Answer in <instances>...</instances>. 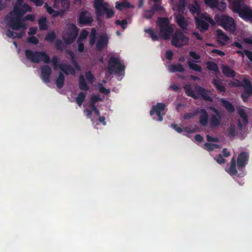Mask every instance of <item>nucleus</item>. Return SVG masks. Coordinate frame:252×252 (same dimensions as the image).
Instances as JSON below:
<instances>
[{
  "label": "nucleus",
  "mask_w": 252,
  "mask_h": 252,
  "mask_svg": "<svg viewBox=\"0 0 252 252\" xmlns=\"http://www.w3.org/2000/svg\"><path fill=\"white\" fill-rule=\"evenodd\" d=\"M60 4L61 9L59 10H54L52 7L49 6L47 3L44 4V7L46 8L48 13L52 15L53 18H56L57 17H63L65 13L68 11L70 7V2L68 0H61Z\"/></svg>",
  "instance_id": "obj_6"
},
{
  "label": "nucleus",
  "mask_w": 252,
  "mask_h": 252,
  "mask_svg": "<svg viewBox=\"0 0 252 252\" xmlns=\"http://www.w3.org/2000/svg\"><path fill=\"white\" fill-rule=\"evenodd\" d=\"M115 24L117 25L121 26L122 28L124 30V29H126L127 22L126 20V19H124L122 21H121L120 20H117L115 21Z\"/></svg>",
  "instance_id": "obj_49"
},
{
  "label": "nucleus",
  "mask_w": 252,
  "mask_h": 252,
  "mask_svg": "<svg viewBox=\"0 0 252 252\" xmlns=\"http://www.w3.org/2000/svg\"><path fill=\"white\" fill-rule=\"evenodd\" d=\"M25 54L26 58L32 63H38L43 62L45 63H49L51 62L54 66V69H57L58 66L65 75L70 73L74 75L75 74L74 68L70 64H59V59L56 56H54L51 60L48 54L43 51H32L30 49H26L25 51Z\"/></svg>",
  "instance_id": "obj_1"
},
{
  "label": "nucleus",
  "mask_w": 252,
  "mask_h": 252,
  "mask_svg": "<svg viewBox=\"0 0 252 252\" xmlns=\"http://www.w3.org/2000/svg\"><path fill=\"white\" fill-rule=\"evenodd\" d=\"M200 116L199 117V123L203 126H207L208 121V114L205 109H201L200 110Z\"/></svg>",
  "instance_id": "obj_22"
},
{
  "label": "nucleus",
  "mask_w": 252,
  "mask_h": 252,
  "mask_svg": "<svg viewBox=\"0 0 252 252\" xmlns=\"http://www.w3.org/2000/svg\"><path fill=\"white\" fill-rule=\"evenodd\" d=\"M90 108L91 109L92 111H94L95 114L97 116L100 115V112L99 110L97 108L95 105H89Z\"/></svg>",
  "instance_id": "obj_56"
},
{
  "label": "nucleus",
  "mask_w": 252,
  "mask_h": 252,
  "mask_svg": "<svg viewBox=\"0 0 252 252\" xmlns=\"http://www.w3.org/2000/svg\"><path fill=\"white\" fill-rule=\"evenodd\" d=\"M222 120L221 114L213 115L210 119V126L212 128H216L221 124Z\"/></svg>",
  "instance_id": "obj_18"
},
{
  "label": "nucleus",
  "mask_w": 252,
  "mask_h": 252,
  "mask_svg": "<svg viewBox=\"0 0 252 252\" xmlns=\"http://www.w3.org/2000/svg\"><path fill=\"white\" fill-rule=\"evenodd\" d=\"M244 52L246 54V55L247 56L249 60L252 63V51H250L248 50H244Z\"/></svg>",
  "instance_id": "obj_64"
},
{
  "label": "nucleus",
  "mask_w": 252,
  "mask_h": 252,
  "mask_svg": "<svg viewBox=\"0 0 252 252\" xmlns=\"http://www.w3.org/2000/svg\"><path fill=\"white\" fill-rule=\"evenodd\" d=\"M189 56L195 60H199L200 59V56L199 54L196 53L194 51H190L189 53Z\"/></svg>",
  "instance_id": "obj_59"
},
{
  "label": "nucleus",
  "mask_w": 252,
  "mask_h": 252,
  "mask_svg": "<svg viewBox=\"0 0 252 252\" xmlns=\"http://www.w3.org/2000/svg\"><path fill=\"white\" fill-rule=\"evenodd\" d=\"M47 19L45 17H42L38 20V24L40 30H46L48 28Z\"/></svg>",
  "instance_id": "obj_34"
},
{
  "label": "nucleus",
  "mask_w": 252,
  "mask_h": 252,
  "mask_svg": "<svg viewBox=\"0 0 252 252\" xmlns=\"http://www.w3.org/2000/svg\"><path fill=\"white\" fill-rule=\"evenodd\" d=\"M169 69L171 72H184L185 71V68L183 65L180 63L177 64H171L169 65Z\"/></svg>",
  "instance_id": "obj_30"
},
{
  "label": "nucleus",
  "mask_w": 252,
  "mask_h": 252,
  "mask_svg": "<svg viewBox=\"0 0 252 252\" xmlns=\"http://www.w3.org/2000/svg\"><path fill=\"white\" fill-rule=\"evenodd\" d=\"M173 56V53L171 50H167L165 53L166 58L168 60H172Z\"/></svg>",
  "instance_id": "obj_60"
},
{
  "label": "nucleus",
  "mask_w": 252,
  "mask_h": 252,
  "mask_svg": "<svg viewBox=\"0 0 252 252\" xmlns=\"http://www.w3.org/2000/svg\"><path fill=\"white\" fill-rule=\"evenodd\" d=\"M102 99L98 94H94L91 96L90 101V105H95L98 101H101Z\"/></svg>",
  "instance_id": "obj_42"
},
{
  "label": "nucleus",
  "mask_w": 252,
  "mask_h": 252,
  "mask_svg": "<svg viewBox=\"0 0 252 252\" xmlns=\"http://www.w3.org/2000/svg\"><path fill=\"white\" fill-rule=\"evenodd\" d=\"M175 21L182 30H184L187 29L188 23L182 14H177L175 17Z\"/></svg>",
  "instance_id": "obj_19"
},
{
  "label": "nucleus",
  "mask_w": 252,
  "mask_h": 252,
  "mask_svg": "<svg viewBox=\"0 0 252 252\" xmlns=\"http://www.w3.org/2000/svg\"><path fill=\"white\" fill-rule=\"evenodd\" d=\"M133 7V6L127 0L119 2H116V8L119 10H122L124 8Z\"/></svg>",
  "instance_id": "obj_31"
},
{
  "label": "nucleus",
  "mask_w": 252,
  "mask_h": 252,
  "mask_svg": "<svg viewBox=\"0 0 252 252\" xmlns=\"http://www.w3.org/2000/svg\"><path fill=\"white\" fill-rule=\"evenodd\" d=\"M154 14V11L151 8L150 10H147L144 11L143 13V17L147 19H151Z\"/></svg>",
  "instance_id": "obj_48"
},
{
  "label": "nucleus",
  "mask_w": 252,
  "mask_h": 252,
  "mask_svg": "<svg viewBox=\"0 0 252 252\" xmlns=\"http://www.w3.org/2000/svg\"><path fill=\"white\" fill-rule=\"evenodd\" d=\"M157 25L159 28L160 36L165 40L169 39L174 29L167 17H158Z\"/></svg>",
  "instance_id": "obj_5"
},
{
  "label": "nucleus",
  "mask_w": 252,
  "mask_h": 252,
  "mask_svg": "<svg viewBox=\"0 0 252 252\" xmlns=\"http://www.w3.org/2000/svg\"><path fill=\"white\" fill-rule=\"evenodd\" d=\"M52 74L51 68L48 65H45L41 67V77L45 83L50 82V78Z\"/></svg>",
  "instance_id": "obj_15"
},
{
  "label": "nucleus",
  "mask_w": 252,
  "mask_h": 252,
  "mask_svg": "<svg viewBox=\"0 0 252 252\" xmlns=\"http://www.w3.org/2000/svg\"><path fill=\"white\" fill-rule=\"evenodd\" d=\"M215 159L216 160V161L220 164L224 163L226 161L225 159L223 158L221 154H219Z\"/></svg>",
  "instance_id": "obj_54"
},
{
  "label": "nucleus",
  "mask_w": 252,
  "mask_h": 252,
  "mask_svg": "<svg viewBox=\"0 0 252 252\" xmlns=\"http://www.w3.org/2000/svg\"><path fill=\"white\" fill-rule=\"evenodd\" d=\"M56 38V32L54 31H53L47 33L45 37V40L49 42H53Z\"/></svg>",
  "instance_id": "obj_37"
},
{
  "label": "nucleus",
  "mask_w": 252,
  "mask_h": 252,
  "mask_svg": "<svg viewBox=\"0 0 252 252\" xmlns=\"http://www.w3.org/2000/svg\"><path fill=\"white\" fill-rule=\"evenodd\" d=\"M78 34V30L75 25H71L68 27L63 33V39L67 44H71L76 39Z\"/></svg>",
  "instance_id": "obj_9"
},
{
  "label": "nucleus",
  "mask_w": 252,
  "mask_h": 252,
  "mask_svg": "<svg viewBox=\"0 0 252 252\" xmlns=\"http://www.w3.org/2000/svg\"><path fill=\"white\" fill-rule=\"evenodd\" d=\"M218 41L222 45H225L228 42L229 37L221 30L217 31Z\"/></svg>",
  "instance_id": "obj_20"
},
{
  "label": "nucleus",
  "mask_w": 252,
  "mask_h": 252,
  "mask_svg": "<svg viewBox=\"0 0 252 252\" xmlns=\"http://www.w3.org/2000/svg\"><path fill=\"white\" fill-rule=\"evenodd\" d=\"M84 113H85V115L87 118L91 119L92 118V111L90 108L85 109L84 110Z\"/></svg>",
  "instance_id": "obj_63"
},
{
  "label": "nucleus",
  "mask_w": 252,
  "mask_h": 252,
  "mask_svg": "<svg viewBox=\"0 0 252 252\" xmlns=\"http://www.w3.org/2000/svg\"><path fill=\"white\" fill-rule=\"evenodd\" d=\"M204 146L206 148V149L209 151L214 150L215 149L218 148L219 145L216 144L205 143Z\"/></svg>",
  "instance_id": "obj_46"
},
{
  "label": "nucleus",
  "mask_w": 252,
  "mask_h": 252,
  "mask_svg": "<svg viewBox=\"0 0 252 252\" xmlns=\"http://www.w3.org/2000/svg\"><path fill=\"white\" fill-rule=\"evenodd\" d=\"M206 67L210 71H213L216 73L219 72V67L217 64L212 61H207L206 63Z\"/></svg>",
  "instance_id": "obj_32"
},
{
  "label": "nucleus",
  "mask_w": 252,
  "mask_h": 252,
  "mask_svg": "<svg viewBox=\"0 0 252 252\" xmlns=\"http://www.w3.org/2000/svg\"><path fill=\"white\" fill-rule=\"evenodd\" d=\"M166 107L164 103L158 102L155 105H153L150 112V114L153 116L156 114L158 117V120L160 122L163 121V116L161 112L163 111Z\"/></svg>",
  "instance_id": "obj_12"
},
{
  "label": "nucleus",
  "mask_w": 252,
  "mask_h": 252,
  "mask_svg": "<svg viewBox=\"0 0 252 252\" xmlns=\"http://www.w3.org/2000/svg\"><path fill=\"white\" fill-rule=\"evenodd\" d=\"M35 16L33 14H28L27 15L25 18L24 19H23V20L25 21H30L31 22H34L35 21Z\"/></svg>",
  "instance_id": "obj_57"
},
{
  "label": "nucleus",
  "mask_w": 252,
  "mask_h": 252,
  "mask_svg": "<svg viewBox=\"0 0 252 252\" xmlns=\"http://www.w3.org/2000/svg\"><path fill=\"white\" fill-rule=\"evenodd\" d=\"M93 21V17L92 14L87 10H83L79 14L78 24L80 26L82 25H90Z\"/></svg>",
  "instance_id": "obj_10"
},
{
  "label": "nucleus",
  "mask_w": 252,
  "mask_h": 252,
  "mask_svg": "<svg viewBox=\"0 0 252 252\" xmlns=\"http://www.w3.org/2000/svg\"><path fill=\"white\" fill-rule=\"evenodd\" d=\"M185 93L188 96H190V97L193 98L194 99L197 98V97L195 94L194 91H193L192 88L189 86L185 87Z\"/></svg>",
  "instance_id": "obj_39"
},
{
  "label": "nucleus",
  "mask_w": 252,
  "mask_h": 252,
  "mask_svg": "<svg viewBox=\"0 0 252 252\" xmlns=\"http://www.w3.org/2000/svg\"><path fill=\"white\" fill-rule=\"evenodd\" d=\"M235 129L234 127L231 126L227 128L226 136L228 137H233L235 135Z\"/></svg>",
  "instance_id": "obj_47"
},
{
  "label": "nucleus",
  "mask_w": 252,
  "mask_h": 252,
  "mask_svg": "<svg viewBox=\"0 0 252 252\" xmlns=\"http://www.w3.org/2000/svg\"><path fill=\"white\" fill-rule=\"evenodd\" d=\"M205 3L211 8H218L219 2L218 0H204Z\"/></svg>",
  "instance_id": "obj_44"
},
{
  "label": "nucleus",
  "mask_w": 252,
  "mask_h": 252,
  "mask_svg": "<svg viewBox=\"0 0 252 252\" xmlns=\"http://www.w3.org/2000/svg\"><path fill=\"white\" fill-rule=\"evenodd\" d=\"M99 91L100 93H103L104 94H108L110 93V90L109 89H106L102 85L100 84L99 87Z\"/></svg>",
  "instance_id": "obj_58"
},
{
  "label": "nucleus",
  "mask_w": 252,
  "mask_h": 252,
  "mask_svg": "<svg viewBox=\"0 0 252 252\" xmlns=\"http://www.w3.org/2000/svg\"><path fill=\"white\" fill-rule=\"evenodd\" d=\"M31 10V7L27 3H16L14 6L13 10L9 13V27L15 31L21 29L25 30L27 27L22 17L27 11L30 12Z\"/></svg>",
  "instance_id": "obj_2"
},
{
  "label": "nucleus",
  "mask_w": 252,
  "mask_h": 252,
  "mask_svg": "<svg viewBox=\"0 0 252 252\" xmlns=\"http://www.w3.org/2000/svg\"><path fill=\"white\" fill-rule=\"evenodd\" d=\"M232 10L247 22H252V10L242 0H234L232 5Z\"/></svg>",
  "instance_id": "obj_3"
},
{
  "label": "nucleus",
  "mask_w": 252,
  "mask_h": 252,
  "mask_svg": "<svg viewBox=\"0 0 252 252\" xmlns=\"http://www.w3.org/2000/svg\"><path fill=\"white\" fill-rule=\"evenodd\" d=\"M108 43V37L106 34L101 35L96 44V49L97 51H102Z\"/></svg>",
  "instance_id": "obj_16"
},
{
  "label": "nucleus",
  "mask_w": 252,
  "mask_h": 252,
  "mask_svg": "<svg viewBox=\"0 0 252 252\" xmlns=\"http://www.w3.org/2000/svg\"><path fill=\"white\" fill-rule=\"evenodd\" d=\"M85 76L89 83H93L94 82L95 78L91 71L86 72Z\"/></svg>",
  "instance_id": "obj_51"
},
{
  "label": "nucleus",
  "mask_w": 252,
  "mask_h": 252,
  "mask_svg": "<svg viewBox=\"0 0 252 252\" xmlns=\"http://www.w3.org/2000/svg\"><path fill=\"white\" fill-rule=\"evenodd\" d=\"M220 102L228 112L232 113L234 111L235 108L234 106L228 100H227L224 98H221L220 99Z\"/></svg>",
  "instance_id": "obj_29"
},
{
  "label": "nucleus",
  "mask_w": 252,
  "mask_h": 252,
  "mask_svg": "<svg viewBox=\"0 0 252 252\" xmlns=\"http://www.w3.org/2000/svg\"><path fill=\"white\" fill-rule=\"evenodd\" d=\"M56 48L60 51H62L64 48V44L61 39H58L55 44Z\"/></svg>",
  "instance_id": "obj_50"
},
{
  "label": "nucleus",
  "mask_w": 252,
  "mask_h": 252,
  "mask_svg": "<svg viewBox=\"0 0 252 252\" xmlns=\"http://www.w3.org/2000/svg\"><path fill=\"white\" fill-rule=\"evenodd\" d=\"M63 72H60L59 73L58 76L57 77L55 84L58 89H62L63 85L65 80V77Z\"/></svg>",
  "instance_id": "obj_27"
},
{
  "label": "nucleus",
  "mask_w": 252,
  "mask_h": 252,
  "mask_svg": "<svg viewBox=\"0 0 252 252\" xmlns=\"http://www.w3.org/2000/svg\"><path fill=\"white\" fill-rule=\"evenodd\" d=\"M152 9L154 12L155 11L161 12L164 9L163 7L158 3H155L152 7Z\"/></svg>",
  "instance_id": "obj_53"
},
{
  "label": "nucleus",
  "mask_w": 252,
  "mask_h": 252,
  "mask_svg": "<svg viewBox=\"0 0 252 252\" xmlns=\"http://www.w3.org/2000/svg\"><path fill=\"white\" fill-rule=\"evenodd\" d=\"M195 90L203 100L209 102L213 101V98L210 95L211 93L210 91L207 90L199 85L195 86Z\"/></svg>",
  "instance_id": "obj_13"
},
{
  "label": "nucleus",
  "mask_w": 252,
  "mask_h": 252,
  "mask_svg": "<svg viewBox=\"0 0 252 252\" xmlns=\"http://www.w3.org/2000/svg\"><path fill=\"white\" fill-rule=\"evenodd\" d=\"M237 87H243L244 90H252V85L250 81L247 78H244L242 81V84L236 85Z\"/></svg>",
  "instance_id": "obj_33"
},
{
  "label": "nucleus",
  "mask_w": 252,
  "mask_h": 252,
  "mask_svg": "<svg viewBox=\"0 0 252 252\" xmlns=\"http://www.w3.org/2000/svg\"><path fill=\"white\" fill-rule=\"evenodd\" d=\"M200 17L202 18L205 21L208 23H210L211 25L214 26L215 25V22L213 19L208 14H201Z\"/></svg>",
  "instance_id": "obj_43"
},
{
  "label": "nucleus",
  "mask_w": 252,
  "mask_h": 252,
  "mask_svg": "<svg viewBox=\"0 0 252 252\" xmlns=\"http://www.w3.org/2000/svg\"><path fill=\"white\" fill-rule=\"evenodd\" d=\"M27 41L30 43L37 45L39 42V40L34 36H31L27 38Z\"/></svg>",
  "instance_id": "obj_52"
},
{
  "label": "nucleus",
  "mask_w": 252,
  "mask_h": 252,
  "mask_svg": "<svg viewBox=\"0 0 252 252\" xmlns=\"http://www.w3.org/2000/svg\"><path fill=\"white\" fill-rule=\"evenodd\" d=\"M249 155L246 152H241L237 159V166L239 170L245 168L248 163Z\"/></svg>",
  "instance_id": "obj_14"
},
{
  "label": "nucleus",
  "mask_w": 252,
  "mask_h": 252,
  "mask_svg": "<svg viewBox=\"0 0 252 252\" xmlns=\"http://www.w3.org/2000/svg\"><path fill=\"white\" fill-rule=\"evenodd\" d=\"M222 73L227 77L233 78L235 76V71L227 65L222 67Z\"/></svg>",
  "instance_id": "obj_25"
},
{
  "label": "nucleus",
  "mask_w": 252,
  "mask_h": 252,
  "mask_svg": "<svg viewBox=\"0 0 252 252\" xmlns=\"http://www.w3.org/2000/svg\"><path fill=\"white\" fill-rule=\"evenodd\" d=\"M16 32L10 31V30L8 29L6 31V35L9 37L10 38L14 39L15 38V35Z\"/></svg>",
  "instance_id": "obj_62"
},
{
  "label": "nucleus",
  "mask_w": 252,
  "mask_h": 252,
  "mask_svg": "<svg viewBox=\"0 0 252 252\" xmlns=\"http://www.w3.org/2000/svg\"><path fill=\"white\" fill-rule=\"evenodd\" d=\"M186 6L185 0H179L177 4V10L179 12H183Z\"/></svg>",
  "instance_id": "obj_45"
},
{
  "label": "nucleus",
  "mask_w": 252,
  "mask_h": 252,
  "mask_svg": "<svg viewBox=\"0 0 252 252\" xmlns=\"http://www.w3.org/2000/svg\"><path fill=\"white\" fill-rule=\"evenodd\" d=\"M103 14L104 12L106 13V18L109 19L113 17L114 15L115 12L112 8L104 7Z\"/></svg>",
  "instance_id": "obj_41"
},
{
  "label": "nucleus",
  "mask_w": 252,
  "mask_h": 252,
  "mask_svg": "<svg viewBox=\"0 0 252 252\" xmlns=\"http://www.w3.org/2000/svg\"><path fill=\"white\" fill-rule=\"evenodd\" d=\"M145 32L149 34L150 37L152 38L153 41H158L159 39L158 35L151 28L148 29H145Z\"/></svg>",
  "instance_id": "obj_38"
},
{
  "label": "nucleus",
  "mask_w": 252,
  "mask_h": 252,
  "mask_svg": "<svg viewBox=\"0 0 252 252\" xmlns=\"http://www.w3.org/2000/svg\"><path fill=\"white\" fill-rule=\"evenodd\" d=\"M78 43V50L80 53L82 52L84 50V45L83 42L80 41L79 40H77Z\"/></svg>",
  "instance_id": "obj_61"
},
{
  "label": "nucleus",
  "mask_w": 252,
  "mask_h": 252,
  "mask_svg": "<svg viewBox=\"0 0 252 252\" xmlns=\"http://www.w3.org/2000/svg\"><path fill=\"white\" fill-rule=\"evenodd\" d=\"M196 28L198 29L202 32L208 30L209 28V24L205 21L201 17H196L195 18Z\"/></svg>",
  "instance_id": "obj_17"
},
{
  "label": "nucleus",
  "mask_w": 252,
  "mask_h": 252,
  "mask_svg": "<svg viewBox=\"0 0 252 252\" xmlns=\"http://www.w3.org/2000/svg\"><path fill=\"white\" fill-rule=\"evenodd\" d=\"M86 97V94L80 92L78 93L77 96L75 98L76 102L79 106H81L84 102Z\"/></svg>",
  "instance_id": "obj_35"
},
{
  "label": "nucleus",
  "mask_w": 252,
  "mask_h": 252,
  "mask_svg": "<svg viewBox=\"0 0 252 252\" xmlns=\"http://www.w3.org/2000/svg\"><path fill=\"white\" fill-rule=\"evenodd\" d=\"M227 172L231 176L236 175L237 173L236 169V159L235 158H232L230 161V165L228 169L226 170Z\"/></svg>",
  "instance_id": "obj_24"
},
{
  "label": "nucleus",
  "mask_w": 252,
  "mask_h": 252,
  "mask_svg": "<svg viewBox=\"0 0 252 252\" xmlns=\"http://www.w3.org/2000/svg\"><path fill=\"white\" fill-rule=\"evenodd\" d=\"M110 5L108 2H104V0H94V7L95 10L97 18L103 16L104 7L109 8Z\"/></svg>",
  "instance_id": "obj_11"
},
{
  "label": "nucleus",
  "mask_w": 252,
  "mask_h": 252,
  "mask_svg": "<svg viewBox=\"0 0 252 252\" xmlns=\"http://www.w3.org/2000/svg\"><path fill=\"white\" fill-rule=\"evenodd\" d=\"M171 127L178 133H180L183 131V128L178 126V125L176 124H172Z\"/></svg>",
  "instance_id": "obj_55"
},
{
  "label": "nucleus",
  "mask_w": 252,
  "mask_h": 252,
  "mask_svg": "<svg viewBox=\"0 0 252 252\" xmlns=\"http://www.w3.org/2000/svg\"><path fill=\"white\" fill-rule=\"evenodd\" d=\"M189 67L195 71L201 72L202 71V67L200 65L193 63L190 61H188L187 62Z\"/></svg>",
  "instance_id": "obj_36"
},
{
  "label": "nucleus",
  "mask_w": 252,
  "mask_h": 252,
  "mask_svg": "<svg viewBox=\"0 0 252 252\" xmlns=\"http://www.w3.org/2000/svg\"><path fill=\"white\" fill-rule=\"evenodd\" d=\"M189 8L190 11V12L192 14H197V16H200L201 14L200 11V6L199 4L197 3V2L195 1L194 4H189Z\"/></svg>",
  "instance_id": "obj_26"
},
{
  "label": "nucleus",
  "mask_w": 252,
  "mask_h": 252,
  "mask_svg": "<svg viewBox=\"0 0 252 252\" xmlns=\"http://www.w3.org/2000/svg\"><path fill=\"white\" fill-rule=\"evenodd\" d=\"M79 81V89L84 91H88L89 86L87 85L86 80L82 75H80L78 78Z\"/></svg>",
  "instance_id": "obj_28"
},
{
  "label": "nucleus",
  "mask_w": 252,
  "mask_h": 252,
  "mask_svg": "<svg viewBox=\"0 0 252 252\" xmlns=\"http://www.w3.org/2000/svg\"><path fill=\"white\" fill-rule=\"evenodd\" d=\"M238 114L242 119L243 124H242L241 121L239 120L238 122V126L240 128H242L243 125L246 126L248 123V115L245 110L243 109H240L238 110Z\"/></svg>",
  "instance_id": "obj_21"
},
{
  "label": "nucleus",
  "mask_w": 252,
  "mask_h": 252,
  "mask_svg": "<svg viewBox=\"0 0 252 252\" xmlns=\"http://www.w3.org/2000/svg\"><path fill=\"white\" fill-rule=\"evenodd\" d=\"M252 94V90H244L241 94V98L244 101H247L249 97Z\"/></svg>",
  "instance_id": "obj_40"
},
{
  "label": "nucleus",
  "mask_w": 252,
  "mask_h": 252,
  "mask_svg": "<svg viewBox=\"0 0 252 252\" xmlns=\"http://www.w3.org/2000/svg\"><path fill=\"white\" fill-rule=\"evenodd\" d=\"M125 69V65L121 63L118 58L112 56L110 58L108 67V71L110 74H118Z\"/></svg>",
  "instance_id": "obj_8"
},
{
  "label": "nucleus",
  "mask_w": 252,
  "mask_h": 252,
  "mask_svg": "<svg viewBox=\"0 0 252 252\" xmlns=\"http://www.w3.org/2000/svg\"><path fill=\"white\" fill-rule=\"evenodd\" d=\"M212 84L219 93H224L226 92V89L225 86L222 84L220 80L214 78L212 81Z\"/></svg>",
  "instance_id": "obj_23"
},
{
  "label": "nucleus",
  "mask_w": 252,
  "mask_h": 252,
  "mask_svg": "<svg viewBox=\"0 0 252 252\" xmlns=\"http://www.w3.org/2000/svg\"><path fill=\"white\" fill-rule=\"evenodd\" d=\"M189 41V37L179 30L176 31L173 34L171 42L173 46L177 48H180L188 45Z\"/></svg>",
  "instance_id": "obj_7"
},
{
  "label": "nucleus",
  "mask_w": 252,
  "mask_h": 252,
  "mask_svg": "<svg viewBox=\"0 0 252 252\" xmlns=\"http://www.w3.org/2000/svg\"><path fill=\"white\" fill-rule=\"evenodd\" d=\"M214 19L216 23L226 31L231 32L236 30V25L234 19L225 14H216Z\"/></svg>",
  "instance_id": "obj_4"
}]
</instances>
